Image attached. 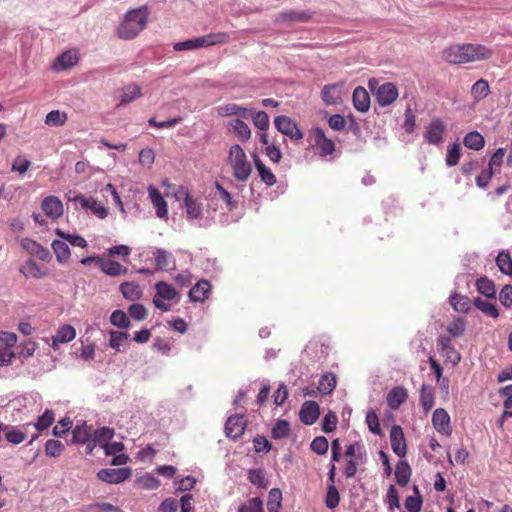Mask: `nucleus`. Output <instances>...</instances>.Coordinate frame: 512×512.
Returning <instances> with one entry per match:
<instances>
[{
	"instance_id": "nucleus-1",
	"label": "nucleus",
	"mask_w": 512,
	"mask_h": 512,
	"mask_svg": "<svg viewBox=\"0 0 512 512\" xmlns=\"http://www.w3.org/2000/svg\"><path fill=\"white\" fill-rule=\"evenodd\" d=\"M493 56L489 47L481 44H455L443 51V59L450 64H466L488 60Z\"/></svg>"
},
{
	"instance_id": "nucleus-2",
	"label": "nucleus",
	"mask_w": 512,
	"mask_h": 512,
	"mask_svg": "<svg viewBox=\"0 0 512 512\" xmlns=\"http://www.w3.org/2000/svg\"><path fill=\"white\" fill-rule=\"evenodd\" d=\"M147 19L148 9L145 6L128 11L117 29V35L125 40L135 38L145 28Z\"/></svg>"
},
{
	"instance_id": "nucleus-3",
	"label": "nucleus",
	"mask_w": 512,
	"mask_h": 512,
	"mask_svg": "<svg viewBox=\"0 0 512 512\" xmlns=\"http://www.w3.org/2000/svg\"><path fill=\"white\" fill-rule=\"evenodd\" d=\"M227 164L231 167L235 180L246 182L249 179L252 173V166L240 145L234 144L230 147Z\"/></svg>"
},
{
	"instance_id": "nucleus-4",
	"label": "nucleus",
	"mask_w": 512,
	"mask_h": 512,
	"mask_svg": "<svg viewBox=\"0 0 512 512\" xmlns=\"http://www.w3.org/2000/svg\"><path fill=\"white\" fill-rule=\"evenodd\" d=\"M155 290L156 295L153 298V303L158 309L165 312L171 309L169 302L180 297V294L172 285L163 281L155 284Z\"/></svg>"
},
{
	"instance_id": "nucleus-5",
	"label": "nucleus",
	"mask_w": 512,
	"mask_h": 512,
	"mask_svg": "<svg viewBox=\"0 0 512 512\" xmlns=\"http://www.w3.org/2000/svg\"><path fill=\"white\" fill-rule=\"evenodd\" d=\"M17 342V335L11 332H0V366H7L16 357L13 347Z\"/></svg>"
},
{
	"instance_id": "nucleus-6",
	"label": "nucleus",
	"mask_w": 512,
	"mask_h": 512,
	"mask_svg": "<svg viewBox=\"0 0 512 512\" xmlns=\"http://www.w3.org/2000/svg\"><path fill=\"white\" fill-rule=\"evenodd\" d=\"M274 125L280 133L292 140H301L304 136L298 125L288 116H277L274 119Z\"/></svg>"
},
{
	"instance_id": "nucleus-7",
	"label": "nucleus",
	"mask_w": 512,
	"mask_h": 512,
	"mask_svg": "<svg viewBox=\"0 0 512 512\" xmlns=\"http://www.w3.org/2000/svg\"><path fill=\"white\" fill-rule=\"evenodd\" d=\"M131 476V470L129 468H111V469H101L97 473V477L99 480L109 483V484H118L124 482Z\"/></svg>"
},
{
	"instance_id": "nucleus-8",
	"label": "nucleus",
	"mask_w": 512,
	"mask_h": 512,
	"mask_svg": "<svg viewBox=\"0 0 512 512\" xmlns=\"http://www.w3.org/2000/svg\"><path fill=\"white\" fill-rule=\"evenodd\" d=\"M437 348L441 355L446 359L447 362L456 365L461 360L460 353L453 347L451 338L446 335H442L437 339Z\"/></svg>"
},
{
	"instance_id": "nucleus-9",
	"label": "nucleus",
	"mask_w": 512,
	"mask_h": 512,
	"mask_svg": "<svg viewBox=\"0 0 512 512\" xmlns=\"http://www.w3.org/2000/svg\"><path fill=\"white\" fill-rule=\"evenodd\" d=\"M446 127L440 118H435L426 127L424 139L429 144L437 145L442 142Z\"/></svg>"
},
{
	"instance_id": "nucleus-10",
	"label": "nucleus",
	"mask_w": 512,
	"mask_h": 512,
	"mask_svg": "<svg viewBox=\"0 0 512 512\" xmlns=\"http://www.w3.org/2000/svg\"><path fill=\"white\" fill-rule=\"evenodd\" d=\"M246 427V420L243 415L230 416L225 424V434L232 440H237L244 432Z\"/></svg>"
},
{
	"instance_id": "nucleus-11",
	"label": "nucleus",
	"mask_w": 512,
	"mask_h": 512,
	"mask_svg": "<svg viewBox=\"0 0 512 512\" xmlns=\"http://www.w3.org/2000/svg\"><path fill=\"white\" fill-rule=\"evenodd\" d=\"M432 424L434 428L445 436L452 434L451 420L447 411L443 408H437L432 415Z\"/></svg>"
},
{
	"instance_id": "nucleus-12",
	"label": "nucleus",
	"mask_w": 512,
	"mask_h": 512,
	"mask_svg": "<svg viewBox=\"0 0 512 512\" xmlns=\"http://www.w3.org/2000/svg\"><path fill=\"white\" fill-rule=\"evenodd\" d=\"M390 443L393 452L399 456L404 457L407 452L406 440L401 426L394 425L390 430Z\"/></svg>"
},
{
	"instance_id": "nucleus-13",
	"label": "nucleus",
	"mask_w": 512,
	"mask_h": 512,
	"mask_svg": "<svg viewBox=\"0 0 512 512\" xmlns=\"http://www.w3.org/2000/svg\"><path fill=\"white\" fill-rule=\"evenodd\" d=\"M315 146L321 157L332 155L335 151V143L326 137L324 131L321 128L314 130Z\"/></svg>"
},
{
	"instance_id": "nucleus-14",
	"label": "nucleus",
	"mask_w": 512,
	"mask_h": 512,
	"mask_svg": "<svg viewBox=\"0 0 512 512\" xmlns=\"http://www.w3.org/2000/svg\"><path fill=\"white\" fill-rule=\"evenodd\" d=\"M376 97L380 106H388L397 99L398 89L393 83H384L378 88Z\"/></svg>"
},
{
	"instance_id": "nucleus-15",
	"label": "nucleus",
	"mask_w": 512,
	"mask_h": 512,
	"mask_svg": "<svg viewBox=\"0 0 512 512\" xmlns=\"http://www.w3.org/2000/svg\"><path fill=\"white\" fill-rule=\"evenodd\" d=\"M299 415L302 423L312 425L320 415L319 405L315 401H306L302 404Z\"/></svg>"
},
{
	"instance_id": "nucleus-16",
	"label": "nucleus",
	"mask_w": 512,
	"mask_h": 512,
	"mask_svg": "<svg viewBox=\"0 0 512 512\" xmlns=\"http://www.w3.org/2000/svg\"><path fill=\"white\" fill-rule=\"evenodd\" d=\"M41 208L52 219H58L63 215V204L56 196L46 197L42 201Z\"/></svg>"
},
{
	"instance_id": "nucleus-17",
	"label": "nucleus",
	"mask_w": 512,
	"mask_h": 512,
	"mask_svg": "<svg viewBox=\"0 0 512 512\" xmlns=\"http://www.w3.org/2000/svg\"><path fill=\"white\" fill-rule=\"evenodd\" d=\"M184 205L188 219H200L203 216V205L202 203L193 198L187 191H184Z\"/></svg>"
},
{
	"instance_id": "nucleus-18",
	"label": "nucleus",
	"mask_w": 512,
	"mask_h": 512,
	"mask_svg": "<svg viewBox=\"0 0 512 512\" xmlns=\"http://www.w3.org/2000/svg\"><path fill=\"white\" fill-rule=\"evenodd\" d=\"M408 398L407 390L403 386L392 388L387 394L386 400L392 410H397Z\"/></svg>"
},
{
	"instance_id": "nucleus-19",
	"label": "nucleus",
	"mask_w": 512,
	"mask_h": 512,
	"mask_svg": "<svg viewBox=\"0 0 512 512\" xmlns=\"http://www.w3.org/2000/svg\"><path fill=\"white\" fill-rule=\"evenodd\" d=\"M341 86V84H328L323 87L321 97L326 105H336L341 102Z\"/></svg>"
},
{
	"instance_id": "nucleus-20",
	"label": "nucleus",
	"mask_w": 512,
	"mask_h": 512,
	"mask_svg": "<svg viewBox=\"0 0 512 512\" xmlns=\"http://www.w3.org/2000/svg\"><path fill=\"white\" fill-rule=\"evenodd\" d=\"M211 284L207 280L198 281L189 291V298L193 302H203L208 298Z\"/></svg>"
},
{
	"instance_id": "nucleus-21",
	"label": "nucleus",
	"mask_w": 512,
	"mask_h": 512,
	"mask_svg": "<svg viewBox=\"0 0 512 512\" xmlns=\"http://www.w3.org/2000/svg\"><path fill=\"white\" fill-rule=\"evenodd\" d=\"M353 105L356 110L366 112L370 108V96L364 87L358 86L353 91Z\"/></svg>"
},
{
	"instance_id": "nucleus-22",
	"label": "nucleus",
	"mask_w": 512,
	"mask_h": 512,
	"mask_svg": "<svg viewBox=\"0 0 512 512\" xmlns=\"http://www.w3.org/2000/svg\"><path fill=\"white\" fill-rule=\"evenodd\" d=\"M79 203L82 208L90 209L98 218L104 219L108 215V209L100 205L93 197L79 196Z\"/></svg>"
},
{
	"instance_id": "nucleus-23",
	"label": "nucleus",
	"mask_w": 512,
	"mask_h": 512,
	"mask_svg": "<svg viewBox=\"0 0 512 512\" xmlns=\"http://www.w3.org/2000/svg\"><path fill=\"white\" fill-rule=\"evenodd\" d=\"M149 197L151 199V202L153 203L154 207L156 208V215L159 218H164L167 216L168 209H167V203L162 197L159 190L153 186H149L148 188Z\"/></svg>"
},
{
	"instance_id": "nucleus-24",
	"label": "nucleus",
	"mask_w": 512,
	"mask_h": 512,
	"mask_svg": "<svg viewBox=\"0 0 512 512\" xmlns=\"http://www.w3.org/2000/svg\"><path fill=\"white\" fill-rule=\"evenodd\" d=\"M99 268L103 273L112 277L125 274L127 272V268L123 267L119 262L104 258L99 260Z\"/></svg>"
},
{
	"instance_id": "nucleus-25",
	"label": "nucleus",
	"mask_w": 512,
	"mask_h": 512,
	"mask_svg": "<svg viewBox=\"0 0 512 512\" xmlns=\"http://www.w3.org/2000/svg\"><path fill=\"white\" fill-rule=\"evenodd\" d=\"M411 474H412V470L407 461L400 460L396 464L395 480L398 485L405 487L410 481Z\"/></svg>"
},
{
	"instance_id": "nucleus-26",
	"label": "nucleus",
	"mask_w": 512,
	"mask_h": 512,
	"mask_svg": "<svg viewBox=\"0 0 512 512\" xmlns=\"http://www.w3.org/2000/svg\"><path fill=\"white\" fill-rule=\"evenodd\" d=\"M76 337V331L71 325L61 326L52 337L53 348L56 349L58 343H68Z\"/></svg>"
},
{
	"instance_id": "nucleus-27",
	"label": "nucleus",
	"mask_w": 512,
	"mask_h": 512,
	"mask_svg": "<svg viewBox=\"0 0 512 512\" xmlns=\"http://www.w3.org/2000/svg\"><path fill=\"white\" fill-rule=\"evenodd\" d=\"M420 404L425 413H428L435 404L434 389L432 386L423 384L420 389Z\"/></svg>"
},
{
	"instance_id": "nucleus-28",
	"label": "nucleus",
	"mask_w": 512,
	"mask_h": 512,
	"mask_svg": "<svg viewBox=\"0 0 512 512\" xmlns=\"http://www.w3.org/2000/svg\"><path fill=\"white\" fill-rule=\"evenodd\" d=\"M216 110H217L218 115L221 117L237 115L242 118H246L247 112H248V110L246 108L241 107L234 103H228V104L218 106L216 108Z\"/></svg>"
},
{
	"instance_id": "nucleus-29",
	"label": "nucleus",
	"mask_w": 512,
	"mask_h": 512,
	"mask_svg": "<svg viewBox=\"0 0 512 512\" xmlns=\"http://www.w3.org/2000/svg\"><path fill=\"white\" fill-rule=\"evenodd\" d=\"M465 147L471 150L479 151L485 145L484 137L477 131L467 133L463 138Z\"/></svg>"
},
{
	"instance_id": "nucleus-30",
	"label": "nucleus",
	"mask_w": 512,
	"mask_h": 512,
	"mask_svg": "<svg viewBox=\"0 0 512 512\" xmlns=\"http://www.w3.org/2000/svg\"><path fill=\"white\" fill-rule=\"evenodd\" d=\"M91 436L92 429L90 426H87L85 423L77 425L72 432V443L85 444L90 440Z\"/></svg>"
},
{
	"instance_id": "nucleus-31",
	"label": "nucleus",
	"mask_w": 512,
	"mask_h": 512,
	"mask_svg": "<svg viewBox=\"0 0 512 512\" xmlns=\"http://www.w3.org/2000/svg\"><path fill=\"white\" fill-rule=\"evenodd\" d=\"M230 127L233 129L236 137L241 142H246L251 137V130L249 126L241 119H234L230 122Z\"/></svg>"
},
{
	"instance_id": "nucleus-32",
	"label": "nucleus",
	"mask_w": 512,
	"mask_h": 512,
	"mask_svg": "<svg viewBox=\"0 0 512 512\" xmlns=\"http://www.w3.org/2000/svg\"><path fill=\"white\" fill-rule=\"evenodd\" d=\"M449 302L453 309L460 313H467L471 309V302L467 296L454 293L450 296Z\"/></svg>"
},
{
	"instance_id": "nucleus-33",
	"label": "nucleus",
	"mask_w": 512,
	"mask_h": 512,
	"mask_svg": "<svg viewBox=\"0 0 512 512\" xmlns=\"http://www.w3.org/2000/svg\"><path fill=\"white\" fill-rule=\"evenodd\" d=\"M336 376L333 373H325L321 376L318 391L323 395L331 394L336 387Z\"/></svg>"
},
{
	"instance_id": "nucleus-34",
	"label": "nucleus",
	"mask_w": 512,
	"mask_h": 512,
	"mask_svg": "<svg viewBox=\"0 0 512 512\" xmlns=\"http://www.w3.org/2000/svg\"><path fill=\"white\" fill-rule=\"evenodd\" d=\"M120 291L124 298L128 300H138L142 296V289L133 282H124L120 285Z\"/></svg>"
},
{
	"instance_id": "nucleus-35",
	"label": "nucleus",
	"mask_w": 512,
	"mask_h": 512,
	"mask_svg": "<svg viewBox=\"0 0 512 512\" xmlns=\"http://www.w3.org/2000/svg\"><path fill=\"white\" fill-rule=\"evenodd\" d=\"M490 93L489 83L485 79L476 81L471 88V95L475 101H480L486 98Z\"/></svg>"
},
{
	"instance_id": "nucleus-36",
	"label": "nucleus",
	"mask_w": 512,
	"mask_h": 512,
	"mask_svg": "<svg viewBox=\"0 0 512 512\" xmlns=\"http://www.w3.org/2000/svg\"><path fill=\"white\" fill-rule=\"evenodd\" d=\"M77 56L72 51H66L57 57L54 68L56 70H64L72 67L77 63Z\"/></svg>"
},
{
	"instance_id": "nucleus-37",
	"label": "nucleus",
	"mask_w": 512,
	"mask_h": 512,
	"mask_svg": "<svg viewBox=\"0 0 512 512\" xmlns=\"http://www.w3.org/2000/svg\"><path fill=\"white\" fill-rule=\"evenodd\" d=\"M254 162L261 180L268 186L274 185L276 183V177L272 171L268 169L257 156L254 157Z\"/></svg>"
},
{
	"instance_id": "nucleus-38",
	"label": "nucleus",
	"mask_w": 512,
	"mask_h": 512,
	"mask_svg": "<svg viewBox=\"0 0 512 512\" xmlns=\"http://www.w3.org/2000/svg\"><path fill=\"white\" fill-rule=\"evenodd\" d=\"M142 96L141 88L136 84H129L123 88L119 105H125Z\"/></svg>"
},
{
	"instance_id": "nucleus-39",
	"label": "nucleus",
	"mask_w": 512,
	"mask_h": 512,
	"mask_svg": "<svg viewBox=\"0 0 512 512\" xmlns=\"http://www.w3.org/2000/svg\"><path fill=\"white\" fill-rule=\"evenodd\" d=\"M477 290L487 298H495L496 290L494 282L487 277H481L476 281Z\"/></svg>"
},
{
	"instance_id": "nucleus-40",
	"label": "nucleus",
	"mask_w": 512,
	"mask_h": 512,
	"mask_svg": "<svg viewBox=\"0 0 512 512\" xmlns=\"http://www.w3.org/2000/svg\"><path fill=\"white\" fill-rule=\"evenodd\" d=\"M496 265L505 275H512V257L508 251H501L496 258Z\"/></svg>"
},
{
	"instance_id": "nucleus-41",
	"label": "nucleus",
	"mask_w": 512,
	"mask_h": 512,
	"mask_svg": "<svg viewBox=\"0 0 512 512\" xmlns=\"http://www.w3.org/2000/svg\"><path fill=\"white\" fill-rule=\"evenodd\" d=\"M52 249L59 262L64 263L70 258L71 252L66 242L54 240L52 242Z\"/></svg>"
},
{
	"instance_id": "nucleus-42",
	"label": "nucleus",
	"mask_w": 512,
	"mask_h": 512,
	"mask_svg": "<svg viewBox=\"0 0 512 512\" xmlns=\"http://www.w3.org/2000/svg\"><path fill=\"white\" fill-rule=\"evenodd\" d=\"M20 271L26 278L31 277L39 279L46 275V272L43 271L42 268L33 260H30L23 265Z\"/></svg>"
},
{
	"instance_id": "nucleus-43",
	"label": "nucleus",
	"mask_w": 512,
	"mask_h": 512,
	"mask_svg": "<svg viewBox=\"0 0 512 512\" xmlns=\"http://www.w3.org/2000/svg\"><path fill=\"white\" fill-rule=\"evenodd\" d=\"M474 305L477 309H479L482 313L492 318H497L499 316L498 308L495 304L488 302L480 297L474 300Z\"/></svg>"
},
{
	"instance_id": "nucleus-44",
	"label": "nucleus",
	"mask_w": 512,
	"mask_h": 512,
	"mask_svg": "<svg viewBox=\"0 0 512 512\" xmlns=\"http://www.w3.org/2000/svg\"><path fill=\"white\" fill-rule=\"evenodd\" d=\"M282 21L291 22H306L311 19V13L309 11H285L280 14Z\"/></svg>"
},
{
	"instance_id": "nucleus-45",
	"label": "nucleus",
	"mask_w": 512,
	"mask_h": 512,
	"mask_svg": "<svg viewBox=\"0 0 512 512\" xmlns=\"http://www.w3.org/2000/svg\"><path fill=\"white\" fill-rule=\"evenodd\" d=\"M466 320L463 319V318H455L453 321H451L448 325H447V332L449 333V337H454V338H458V337H461L465 330H466Z\"/></svg>"
},
{
	"instance_id": "nucleus-46",
	"label": "nucleus",
	"mask_w": 512,
	"mask_h": 512,
	"mask_svg": "<svg viewBox=\"0 0 512 512\" xmlns=\"http://www.w3.org/2000/svg\"><path fill=\"white\" fill-rule=\"evenodd\" d=\"M415 496H408L405 500V508L409 512H420L422 508V496L417 486L413 488Z\"/></svg>"
},
{
	"instance_id": "nucleus-47",
	"label": "nucleus",
	"mask_w": 512,
	"mask_h": 512,
	"mask_svg": "<svg viewBox=\"0 0 512 512\" xmlns=\"http://www.w3.org/2000/svg\"><path fill=\"white\" fill-rule=\"evenodd\" d=\"M4 432L6 440L14 445L20 444L26 439V434L13 426H5Z\"/></svg>"
},
{
	"instance_id": "nucleus-48",
	"label": "nucleus",
	"mask_w": 512,
	"mask_h": 512,
	"mask_svg": "<svg viewBox=\"0 0 512 512\" xmlns=\"http://www.w3.org/2000/svg\"><path fill=\"white\" fill-rule=\"evenodd\" d=\"M282 501V493L278 488H273L269 491L267 509L269 512H279Z\"/></svg>"
},
{
	"instance_id": "nucleus-49",
	"label": "nucleus",
	"mask_w": 512,
	"mask_h": 512,
	"mask_svg": "<svg viewBox=\"0 0 512 512\" xmlns=\"http://www.w3.org/2000/svg\"><path fill=\"white\" fill-rule=\"evenodd\" d=\"M68 119L65 112L59 110H53L46 115L45 124L48 126L60 127L63 126Z\"/></svg>"
},
{
	"instance_id": "nucleus-50",
	"label": "nucleus",
	"mask_w": 512,
	"mask_h": 512,
	"mask_svg": "<svg viewBox=\"0 0 512 512\" xmlns=\"http://www.w3.org/2000/svg\"><path fill=\"white\" fill-rule=\"evenodd\" d=\"M114 436V430L109 427H102L97 429L93 433V443L94 445L99 444L104 447V444H107L109 440Z\"/></svg>"
},
{
	"instance_id": "nucleus-51",
	"label": "nucleus",
	"mask_w": 512,
	"mask_h": 512,
	"mask_svg": "<svg viewBox=\"0 0 512 512\" xmlns=\"http://www.w3.org/2000/svg\"><path fill=\"white\" fill-rule=\"evenodd\" d=\"M56 235L59 236L61 239L65 240L72 246L85 248L87 246V241L80 235H73L66 233L62 231L61 229L57 228L55 231Z\"/></svg>"
},
{
	"instance_id": "nucleus-52",
	"label": "nucleus",
	"mask_w": 512,
	"mask_h": 512,
	"mask_svg": "<svg viewBox=\"0 0 512 512\" xmlns=\"http://www.w3.org/2000/svg\"><path fill=\"white\" fill-rule=\"evenodd\" d=\"M345 456L359 460L360 463L366 460V453L363 450V446L358 442L352 443L346 448Z\"/></svg>"
},
{
	"instance_id": "nucleus-53",
	"label": "nucleus",
	"mask_w": 512,
	"mask_h": 512,
	"mask_svg": "<svg viewBox=\"0 0 512 512\" xmlns=\"http://www.w3.org/2000/svg\"><path fill=\"white\" fill-rule=\"evenodd\" d=\"M205 47L227 43L230 36L226 32L210 33L203 36Z\"/></svg>"
},
{
	"instance_id": "nucleus-54",
	"label": "nucleus",
	"mask_w": 512,
	"mask_h": 512,
	"mask_svg": "<svg viewBox=\"0 0 512 512\" xmlns=\"http://www.w3.org/2000/svg\"><path fill=\"white\" fill-rule=\"evenodd\" d=\"M247 478L250 483L253 485H256L260 488H266L267 487V480L265 478V473L262 469H250L248 471Z\"/></svg>"
},
{
	"instance_id": "nucleus-55",
	"label": "nucleus",
	"mask_w": 512,
	"mask_h": 512,
	"mask_svg": "<svg viewBox=\"0 0 512 512\" xmlns=\"http://www.w3.org/2000/svg\"><path fill=\"white\" fill-rule=\"evenodd\" d=\"M461 156V146L459 143H453L448 147L446 154V164L449 167L456 166L459 163Z\"/></svg>"
},
{
	"instance_id": "nucleus-56",
	"label": "nucleus",
	"mask_w": 512,
	"mask_h": 512,
	"mask_svg": "<svg viewBox=\"0 0 512 512\" xmlns=\"http://www.w3.org/2000/svg\"><path fill=\"white\" fill-rule=\"evenodd\" d=\"M203 36L190 39L183 42H178L174 45V50L176 51H183V50H193L205 47Z\"/></svg>"
},
{
	"instance_id": "nucleus-57",
	"label": "nucleus",
	"mask_w": 512,
	"mask_h": 512,
	"mask_svg": "<svg viewBox=\"0 0 512 512\" xmlns=\"http://www.w3.org/2000/svg\"><path fill=\"white\" fill-rule=\"evenodd\" d=\"M64 449V444L59 440L49 439L45 444V453L50 457H59Z\"/></svg>"
},
{
	"instance_id": "nucleus-58",
	"label": "nucleus",
	"mask_w": 512,
	"mask_h": 512,
	"mask_svg": "<svg viewBox=\"0 0 512 512\" xmlns=\"http://www.w3.org/2000/svg\"><path fill=\"white\" fill-rule=\"evenodd\" d=\"M290 425L286 420H278L272 428L271 434L274 439H282L289 435Z\"/></svg>"
},
{
	"instance_id": "nucleus-59",
	"label": "nucleus",
	"mask_w": 512,
	"mask_h": 512,
	"mask_svg": "<svg viewBox=\"0 0 512 512\" xmlns=\"http://www.w3.org/2000/svg\"><path fill=\"white\" fill-rule=\"evenodd\" d=\"M237 512H264L263 501L259 497L251 498L242 504Z\"/></svg>"
},
{
	"instance_id": "nucleus-60",
	"label": "nucleus",
	"mask_w": 512,
	"mask_h": 512,
	"mask_svg": "<svg viewBox=\"0 0 512 512\" xmlns=\"http://www.w3.org/2000/svg\"><path fill=\"white\" fill-rule=\"evenodd\" d=\"M54 420V412L52 410H46L41 416L38 417L35 428L40 432L44 431L53 424Z\"/></svg>"
},
{
	"instance_id": "nucleus-61",
	"label": "nucleus",
	"mask_w": 512,
	"mask_h": 512,
	"mask_svg": "<svg viewBox=\"0 0 512 512\" xmlns=\"http://www.w3.org/2000/svg\"><path fill=\"white\" fill-rule=\"evenodd\" d=\"M340 495L334 484H331L327 488L325 504L329 509H334L339 505Z\"/></svg>"
},
{
	"instance_id": "nucleus-62",
	"label": "nucleus",
	"mask_w": 512,
	"mask_h": 512,
	"mask_svg": "<svg viewBox=\"0 0 512 512\" xmlns=\"http://www.w3.org/2000/svg\"><path fill=\"white\" fill-rule=\"evenodd\" d=\"M154 260L157 269L165 270L170 265V254L162 249H157L154 253Z\"/></svg>"
},
{
	"instance_id": "nucleus-63",
	"label": "nucleus",
	"mask_w": 512,
	"mask_h": 512,
	"mask_svg": "<svg viewBox=\"0 0 512 512\" xmlns=\"http://www.w3.org/2000/svg\"><path fill=\"white\" fill-rule=\"evenodd\" d=\"M31 164V161L19 155L13 160L11 171L18 172L20 175H24L30 168Z\"/></svg>"
},
{
	"instance_id": "nucleus-64",
	"label": "nucleus",
	"mask_w": 512,
	"mask_h": 512,
	"mask_svg": "<svg viewBox=\"0 0 512 512\" xmlns=\"http://www.w3.org/2000/svg\"><path fill=\"white\" fill-rule=\"evenodd\" d=\"M499 300L506 308H512V285H505L499 293Z\"/></svg>"
}]
</instances>
